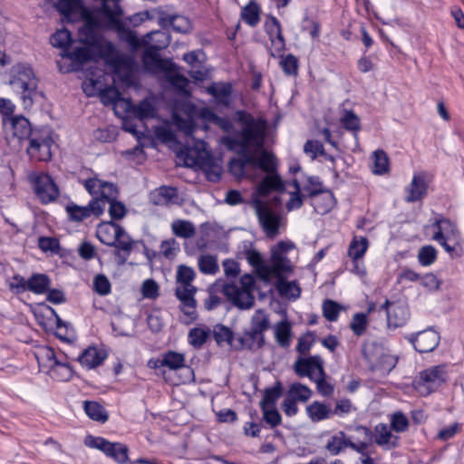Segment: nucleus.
I'll return each mask as SVG.
<instances>
[{
  "mask_svg": "<svg viewBox=\"0 0 464 464\" xmlns=\"http://www.w3.org/2000/svg\"><path fill=\"white\" fill-rule=\"evenodd\" d=\"M93 290L100 295H108L111 292V285L103 274H98L93 278Z\"/></svg>",
  "mask_w": 464,
  "mask_h": 464,
  "instance_id": "69168bd1",
  "label": "nucleus"
},
{
  "mask_svg": "<svg viewBox=\"0 0 464 464\" xmlns=\"http://www.w3.org/2000/svg\"><path fill=\"white\" fill-rule=\"evenodd\" d=\"M283 388L281 382H277L273 387L266 388L260 401V407H276L277 400L282 396Z\"/></svg>",
  "mask_w": 464,
  "mask_h": 464,
  "instance_id": "ea45409f",
  "label": "nucleus"
},
{
  "mask_svg": "<svg viewBox=\"0 0 464 464\" xmlns=\"http://www.w3.org/2000/svg\"><path fill=\"white\" fill-rule=\"evenodd\" d=\"M201 168L203 169L207 179L211 182H218L221 179V169L214 163L209 154L202 159Z\"/></svg>",
  "mask_w": 464,
  "mask_h": 464,
  "instance_id": "49530a36",
  "label": "nucleus"
},
{
  "mask_svg": "<svg viewBox=\"0 0 464 464\" xmlns=\"http://www.w3.org/2000/svg\"><path fill=\"white\" fill-rule=\"evenodd\" d=\"M287 396L295 401H300L305 402L312 396V391L304 384L295 382L290 386Z\"/></svg>",
  "mask_w": 464,
  "mask_h": 464,
  "instance_id": "603ef678",
  "label": "nucleus"
},
{
  "mask_svg": "<svg viewBox=\"0 0 464 464\" xmlns=\"http://www.w3.org/2000/svg\"><path fill=\"white\" fill-rule=\"evenodd\" d=\"M291 336V324L288 321H281L276 324L275 337L281 347L286 348L290 345Z\"/></svg>",
  "mask_w": 464,
  "mask_h": 464,
  "instance_id": "c9c22d12",
  "label": "nucleus"
},
{
  "mask_svg": "<svg viewBox=\"0 0 464 464\" xmlns=\"http://www.w3.org/2000/svg\"><path fill=\"white\" fill-rule=\"evenodd\" d=\"M218 126L227 135L221 142L237 156L228 161V170L237 179L254 178L257 169L266 175L259 182L256 192L261 197L272 191H283L285 185L277 172L278 162L274 153L265 149L267 122L266 118H204Z\"/></svg>",
  "mask_w": 464,
  "mask_h": 464,
  "instance_id": "f257e3e1",
  "label": "nucleus"
},
{
  "mask_svg": "<svg viewBox=\"0 0 464 464\" xmlns=\"http://www.w3.org/2000/svg\"><path fill=\"white\" fill-rule=\"evenodd\" d=\"M122 120V130L131 133L140 141L141 138L150 135V128L146 121L151 118H121Z\"/></svg>",
  "mask_w": 464,
  "mask_h": 464,
  "instance_id": "393cba45",
  "label": "nucleus"
},
{
  "mask_svg": "<svg viewBox=\"0 0 464 464\" xmlns=\"http://www.w3.org/2000/svg\"><path fill=\"white\" fill-rule=\"evenodd\" d=\"M2 125L7 133L18 140L28 139L29 140L36 131L32 128L28 118H2Z\"/></svg>",
  "mask_w": 464,
  "mask_h": 464,
  "instance_id": "6ab92c4d",
  "label": "nucleus"
},
{
  "mask_svg": "<svg viewBox=\"0 0 464 464\" xmlns=\"http://www.w3.org/2000/svg\"><path fill=\"white\" fill-rule=\"evenodd\" d=\"M212 334L218 346H222L224 343H227L234 349L236 338L233 331L229 327L221 324H217L213 327Z\"/></svg>",
  "mask_w": 464,
  "mask_h": 464,
  "instance_id": "2f4dec72",
  "label": "nucleus"
},
{
  "mask_svg": "<svg viewBox=\"0 0 464 464\" xmlns=\"http://www.w3.org/2000/svg\"><path fill=\"white\" fill-rule=\"evenodd\" d=\"M119 128L116 125H106L93 130V139L101 143L112 142L117 139Z\"/></svg>",
  "mask_w": 464,
  "mask_h": 464,
  "instance_id": "4c0bfd02",
  "label": "nucleus"
},
{
  "mask_svg": "<svg viewBox=\"0 0 464 464\" xmlns=\"http://www.w3.org/2000/svg\"><path fill=\"white\" fill-rule=\"evenodd\" d=\"M55 6L67 21H73L77 16L83 19V24L78 33L80 43L96 47L105 45V39L100 33L99 20L82 7L80 0H58Z\"/></svg>",
  "mask_w": 464,
  "mask_h": 464,
  "instance_id": "7ed1b4c3",
  "label": "nucleus"
},
{
  "mask_svg": "<svg viewBox=\"0 0 464 464\" xmlns=\"http://www.w3.org/2000/svg\"><path fill=\"white\" fill-rule=\"evenodd\" d=\"M84 443L87 447L102 451L107 457L111 458L119 464H126L129 461V448L121 442H111L102 437L88 435Z\"/></svg>",
  "mask_w": 464,
  "mask_h": 464,
  "instance_id": "1a4fd4ad",
  "label": "nucleus"
},
{
  "mask_svg": "<svg viewBox=\"0 0 464 464\" xmlns=\"http://www.w3.org/2000/svg\"><path fill=\"white\" fill-rule=\"evenodd\" d=\"M150 19H156L159 24L164 28L171 27L178 33H188L191 28L190 21L182 15L171 14L167 10L160 7L146 12Z\"/></svg>",
  "mask_w": 464,
  "mask_h": 464,
  "instance_id": "9b49d317",
  "label": "nucleus"
},
{
  "mask_svg": "<svg viewBox=\"0 0 464 464\" xmlns=\"http://www.w3.org/2000/svg\"><path fill=\"white\" fill-rule=\"evenodd\" d=\"M106 357L107 354L105 352L98 350L94 346H90L82 352L78 357V361L82 366L88 369H93L101 365Z\"/></svg>",
  "mask_w": 464,
  "mask_h": 464,
  "instance_id": "a878e982",
  "label": "nucleus"
},
{
  "mask_svg": "<svg viewBox=\"0 0 464 464\" xmlns=\"http://www.w3.org/2000/svg\"><path fill=\"white\" fill-rule=\"evenodd\" d=\"M171 125L175 126L186 136H191L196 130L195 118H170Z\"/></svg>",
  "mask_w": 464,
  "mask_h": 464,
  "instance_id": "052dcab7",
  "label": "nucleus"
},
{
  "mask_svg": "<svg viewBox=\"0 0 464 464\" xmlns=\"http://www.w3.org/2000/svg\"><path fill=\"white\" fill-rule=\"evenodd\" d=\"M391 429L396 432H404L409 429L408 418L401 411L394 412L391 417Z\"/></svg>",
  "mask_w": 464,
  "mask_h": 464,
  "instance_id": "338daca9",
  "label": "nucleus"
},
{
  "mask_svg": "<svg viewBox=\"0 0 464 464\" xmlns=\"http://www.w3.org/2000/svg\"><path fill=\"white\" fill-rule=\"evenodd\" d=\"M406 339L413 345L420 353L432 352L440 343V336L432 328H428L417 334H411Z\"/></svg>",
  "mask_w": 464,
  "mask_h": 464,
  "instance_id": "4468645a",
  "label": "nucleus"
},
{
  "mask_svg": "<svg viewBox=\"0 0 464 464\" xmlns=\"http://www.w3.org/2000/svg\"><path fill=\"white\" fill-rule=\"evenodd\" d=\"M152 136L160 142L169 146L179 143L176 134L171 129V122L169 121H164L163 125L151 126L148 137L151 138Z\"/></svg>",
  "mask_w": 464,
  "mask_h": 464,
  "instance_id": "bb28decb",
  "label": "nucleus"
},
{
  "mask_svg": "<svg viewBox=\"0 0 464 464\" xmlns=\"http://www.w3.org/2000/svg\"><path fill=\"white\" fill-rule=\"evenodd\" d=\"M50 43L53 46L63 49L64 55L73 61L83 63L90 60L93 53L101 55H109L113 53L114 46L105 40V45L102 47L92 46L87 44L82 43L83 46L75 47L69 50V45L72 43L71 33L67 29L57 30L50 38Z\"/></svg>",
  "mask_w": 464,
  "mask_h": 464,
  "instance_id": "20e7f679",
  "label": "nucleus"
},
{
  "mask_svg": "<svg viewBox=\"0 0 464 464\" xmlns=\"http://www.w3.org/2000/svg\"><path fill=\"white\" fill-rule=\"evenodd\" d=\"M374 441L379 446L388 445V449L396 448L398 446L399 437L393 436L389 430L387 424L379 423L374 428Z\"/></svg>",
  "mask_w": 464,
  "mask_h": 464,
  "instance_id": "c85d7f7f",
  "label": "nucleus"
},
{
  "mask_svg": "<svg viewBox=\"0 0 464 464\" xmlns=\"http://www.w3.org/2000/svg\"><path fill=\"white\" fill-rule=\"evenodd\" d=\"M148 47L160 50L167 47L170 43L169 36L161 31H153L146 35Z\"/></svg>",
  "mask_w": 464,
  "mask_h": 464,
  "instance_id": "a18cd8bd",
  "label": "nucleus"
},
{
  "mask_svg": "<svg viewBox=\"0 0 464 464\" xmlns=\"http://www.w3.org/2000/svg\"><path fill=\"white\" fill-rule=\"evenodd\" d=\"M198 265L199 271L205 275H215L218 271L217 257L211 255H201Z\"/></svg>",
  "mask_w": 464,
  "mask_h": 464,
  "instance_id": "5fc2aeb1",
  "label": "nucleus"
},
{
  "mask_svg": "<svg viewBox=\"0 0 464 464\" xmlns=\"http://www.w3.org/2000/svg\"><path fill=\"white\" fill-rule=\"evenodd\" d=\"M209 330L193 328L188 333L189 343L195 348H200L208 339Z\"/></svg>",
  "mask_w": 464,
  "mask_h": 464,
  "instance_id": "680f3d73",
  "label": "nucleus"
},
{
  "mask_svg": "<svg viewBox=\"0 0 464 464\" xmlns=\"http://www.w3.org/2000/svg\"><path fill=\"white\" fill-rule=\"evenodd\" d=\"M171 229L175 236L182 238H189L196 233L194 225L190 221L182 219L173 221Z\"/></svg>",
  "mask_w": 464,
  "mask_h": 464,
  "instance_id": "37998d69",
  "label": "nucleus"
},
{
  "mask_svg": "<svg viewBox=\"0 0 464 464\" xmlns=\"http://www.w3.org/2000/svg\"><path fill=\"white\" fill-rule=\"evenodd\" d=\"M51 279L45 274H33L27 279V288L28 291L35 294V295H43L45 294L49 287L51 286Z\"/></svg>",
  "mask_w": 464,
  "mask_h": 464,
  "instance_id": "c756f323",
  "label": "nucleus"
},
{
  "mask_svg": "<svg viewBox=\"0 0 464 464\" xmlns=\"http://www.w3.org/2000/svg\"><path fill=\"white\" fill-rule=\"evenodd\" d=\"M65 210L71 221L81 222L92 215L95 217L101 216L103 213V205L101 199H92L84 207L71 202L65 207Z\"/></svg>",
  "mask_w": 464,
  "mask_h": 464,
  "instance_id": "2eb2a0df",
  "label": "nucleus"
},
{
  "mask_svg": "<svg viewBox=\"0 0 464 464\" xmlns=\"http://www.w3.org/2000/svg\"><path fill=\"white\" fill-rule=\"evenodd\" d=\"M348 443L349 439L346 438L345 433L339 431L328 440L325 449L332 456H336L348 448Z\"/></svg>",
  "mask_w": 464,
  "mask_h": 464,
  "instance_id": "f704fd0d",
  "label": "nucleus"
},
{
  "mask_svg": "<svg viewBox=\"0 0 464 464\" xmlns=\"http://www.w3.org/2000/svg\"><path fill=\"white\" fill-rule=\"evenodd\" d=\"M162 363L169 370H179L185 366V357L182 353L169 351L163 354Z\"/></svg>",
  "mask_w": 464,
  "mask_h": 464,
  "instance_id": "864d4df0",
  "label": "nucleus"
},
{
  "mask_svg": "<svg viewBox=\"0 0 464 464\" xmlns=\"http://www.w3.org/2000/svg\"><path fill=\"white\" fill-rule=\"evenodd\" d=\"M307 182L308 183L304 185L302 189L304 196H307L308 198H314L325 192L318 177H309Z\"/></svg>",
  "mask_w": 464,
  "mask_h": 464,
  "instance_id": "bf43d9fd",
  "label": "nucleus"
},
{
  "mask_svg": "<svg viewBox=\"0 0 464 464\" xmlns=\"http://www.w3.org/2000/svg\"><path fill=\"white\" fill-rule=\"evenodd\" d=\"M259 224L267 237L274 238L279 233L280 217L265 201L255 198L252 201Z\"/></svg>",
  "mask_w": 464,
  "mask_h": 464,
  "instance_id": "9d476101",
  "label": "nucleus"
},
{
  "mask_svg": "<svg viewBox=\"0 0 464 464\" xmlns=\"http://www.w3.org/2000/svg\"><path fill=\"white\" fill-rule=\"evenodd\" d=\"M269 326L268 317L261 310H258L251 319L249 330L259 335H265L264 334L269 329Z\"/></svg>",
  "mask_w": 464,
  "mask_h": 464,
  "instance_id": "de8ad7c7",
  "label": "nucleus"
},
{
  "mask_svg": "<svg viewBox=\"0 0 464 464\" xmlns=\"http://www.w3.org/2000/svg\"><path fill=\"white\" fill-rule=\"evenodd\" d=\"M85 189L93 197L92 199H101L103 210L106 204L118 198V188L115 184L102 180L97 178H90L83 183Z\"/></svg>",
  "mask_w": 464,
  "mask_h": 464,
  "instance_id": "f8f14e48",
  "label": "nucleus"
},
{
  "mask_svg": "<svg viewBox=\"0 0 464 464\" xmlns=\"http://www.w3.org/2000/svg\"><path fill=\"white\" fill-rule=\"evenodd\" d=\"M276 289L283 296L296 299L301 295V288L295 281H286L284 276H279L276 282Z\"/></svg>",
  "mask_w": 464,
  "mask_h": 464,
  "instance_id": "e433bc0d",
  "label": "nucleus"
},
{
  "mask_svg": "<svg viewBox=\"0 0 464 464\" xmlns=\"http://www.w3.org/2000/svg\"><path fill=\"white\" fill-rule=\"evenodd\" d=\"M438 251L431 246H423L419 249L418 261L422 266H431L437 259Z\"/></svg>",
  "mask_w": 464,
  "mask_h": 464,
  "instance_id": "4d7b16f0",
  "label": "nucleus"
},
{
  "mask_svg": "<svg viewBox=\"0 0 464 464\" xmlns=\"http://www.w3.org/2000/svg\"><path fill=\"white\" fill-rule=\"evenodd\" d=\"M373 169L372 172L377 175H383L389 171V158L382 150H377L372 154Z\"/></svg>",
  "mask_w": 464,
  "mask_h": 464,
  "instance_id": "3c124183",
  "label": "nucleus"
},
{
  "mask_svg": "<svg viewBox=\"0 0 464 464\" xmlns=\"http://www.w3.org/2000/svg\"><path fill=\"white\" fill-rule=\"evenodd\" d=\"M178 189L170 186H161L150 193V201L155 206L178 204Z\"/></svg>",
  "mask_w": 464,
  "mask_h": 464,
  "instance_id": "4be33fe9",
  "label": "nucleus"
},
{
  "mask_svg": "<svg viewBox=\"0 0 464 464\" xmlns=\"http://www.w3.org/2000/svg\"><path fill=\"white\" fill-rule=\"evenodd\" d=\"M356 430L362 431L363 433L365 440L359 443H354L349 439L348 448L362 454L363 457H366L368 456L367 449L369 442L372 440V432L369 428L362 425L357 426Z\"/></svg>",
  "mask_w": 464,
  "mask_h": 464,
  "instance_id": "a19ab883",
  "label": "nucleus"
},
{
  "mask_svg": "<svg viewBox=\"0 0 464 464\" xmlns=\"http://www.w3.org/2000/svg\"><path fill=\"white\" fill-rule=\"evenodd\" d=\"M198 288L194 285H177L175 288V296L180 302V309L185 315L195 318L197 301L195 295Z\"/></svg>",
  "mask_w": 464,
  "mask_h": 464,
  "instance_id": "a211bd4d",
  "label": "nucleus"
},
{
  "mask_svg": "<svg viewBox=\"0 0 464 464\" xmlns=\"http://www.w3.org/2000/svg\"><path fill=\"white\" fill-rule=\"evenodd\" d=\"M367 316L363 313H356L352 319L350 327L357 336L362 335L367 328Z\"/></svg>",
  "mask_w": 464,
  "mask_h": 464,
  "instance_id": "774afa93",
  "label": "nucleus"
},
{
  "mask_svg": "<svg viewBox=\"0 0 464 464\" xmlns=\"http://www.w3.org/2000/svg\"><path fill=\"white\" fill-rule=\"evenodd\" d=\"M306 413L313 422H319L333 416L330 405L318 401H313L306 407Z\"/></svg>",
  "mask_w": 464,
  "mask_h": 464,
  "instance_id": "cd10ccee",
  "label": "nucleus"
},
{
  "mask_svg": "<svg viewBox=\"0 0 464 464\" xmlns=\"http://www.w3.org/2000/svg\"><path fill=\"white\" fill-rule=\"evenodd\" d=\"M46 359L49 362L50 369L55 372L57 369H63L65 371L64 379H71L73 375L72 367L69 362L60 361L54 353L53 349H48L45 353Z\"/></svg>",
  "mask_w": 464,
  "mask_h": 464,
  "instance_id": "58836bf2",
  "label": "nucleus"
},
{
  "mask_svg": "<svg viewBox=\"0 0 464 464\" xmlns=\"http://www.w3.org/2000/svg\"><path fill=\"white\" fill-rule=\"evenodd\" d=\"M368 246L369 242L366 237H362L358 239L354 237L350 244L348 256L352 259H362L367 251Z\"/></svg>",
  "mask_w": 464,
  "mask_h": 464,
  "instance_id": "09e8293b",
  "label": "nucleus"
},
{
  "mask_svg": "<svg viewBox=\"0 0 464 464\" xmlns=\"http://www.w3.org/2000/svg\"><path fill=\"white\" fill-rule=\"evenodd\" d=\"M221 292L233 305L239 309H249L255 303V297L252 292L240 289L239 286L234 283L224 284Z\"/></svg>",
  "mask_w": 464,
  "mask_h": 464,
  "instance_id": "dca6fc26",
  "label": "nucleus"
},
{
  "mask_svg": "<svg viewBox=\"0 0 464 464\" xmlns=\"http://www.w3.org/2000/svg\"><path fill=\"white\" fill-rule=\"evenodd\" d=\"M312 205L314 206V210L318 214H325L329 212L334 205V197L331 193H324L317 197L312 198Z\"/></svg>",
  "mask_w": 464,
  "mask_h": 464,
  "instance_id": "8fccbe9b",
  "label": "nucleus"
},
{
  "mask_svg": "<svg viewBox=\"0 0 464 464\" xmlns=\"http://www.w3.org/2000/svg\"><path fill=\"white\" fill-rule=\"evenodd\" d=\"M323 314L329 322H335L339 317L342 306L335 301L326 299L323 303Z\"/></svg>",
  "mask_w": 464,
  "mask_h": 464,
  "instance_id": "0e129e2a",
  "label": "nucleus"
},
{
  "mask_svg": "<svg viewBox=\"0 0 464 464\" xmlns=\"http://www.w3.org/2000/svg\"><path fill=\"white\" fill-rule=\"evenodd\" d=\"M142 62L144 67L150 72L170 71L173 66L171 62L160 58L159 50L150 47H147L144 51Z\"/></svg>",
  "mask_w": 464,
  "mask_h": 464,
  "instance_id": "b1692460",
  "label": "nucleus"
},
{
  "mask_svg": "<svg viewBox=\"0 0 464 464\" xmlns=\"http://www.w3.org/2000/svg\"><path fill=\"white\" fill-rule=\"evenodd\" d=\"M218 103L228 106L231 102V85L226 83H214L208 89Z\"/></svg>",
  "mask_w": 464,
  "mask_h": 464,
  "instance_id": "72a5a7b5",
  "label": "nucleus"
},
{
  "mask_svg": "<svg viewBox=\"0 0 464 464\" xmlns=\"http://www.w3.org/2000/svg\"><path fill=\"white\" fill-rule=\"evenodd\" d=\"M96 235L102 244L111 246L115 243L116 237L125 236V229L118 223L111 220L99 224Z\"/></svg>",
  "mask_w": 464,
  "mask_h": 464,
  "instance_id": "412c9836",
  "label": "nucleus"
},
{
  "mask_svg": "<svg viewBox=\"0 0 464 464\" xmlns=\"http://www.w3.org/2000/svg\"><path fill=\"white\" fill-rule=\"evenodd\" d=\"M263 413V420L269 425L270 428H276L282 422L280 412L276 407H260Z\"/></svg>",
  "mask_w": 464,
  "mask_h": 464,
  "instance_id": "e2e57ef3",
  "label": "nucleus"
},
{
  "mask_svg": "<svg viewBox=\"0 0 464 464\" xmlns=\"http://www.w3.org/2000/svg\"><path fill=\"white\" fill-rule=\"evenodd\" d=\"M432 227L437 229L432 236V239L437 241L448 254L453 256L456 253V246L460 238L457 225L447 218L440 217L435 219Z\"/></svg>",
  "mask_w": 464,
  "mask_h": 464,
  "instance_id": "0eeeda50",
  "label": "nucleus"
},
{
  "mask_svg": "<svg viewBox=\"0 0 464 464\" xmlns=\"http://www.w3.org/2000/svg\"><path fill=\"white\" fill-rule=\"evenodd\" d=\"M196 273L194 269L186 265H180L178 266L176 274V285H193L195 280Z\"/></svg>",
  "mask_w": 464,
  "mask_h": 464,
  "instance_id": "13d9d810",
  "label": "nucleus"
},
{
  "mask_svg": "<svg viewBox=\"0 0 464 464\" xmlns=\"http://www.w3.org/2000/svg\"><path fill=\"white\" fill-rule=\"evenodd\" d=\"M324 362L319 355H314L307 358L299 357L294 363V370L299 377H308L314 380L317 374L324 375Z\"/></svg>",
  "mask_w": 464,
  "mask_h": 464,
  "instance_id": "f3484780",
  "label": "nucleus"
},
{
  "mask_svg": "<svg viewBox=\"0 0 464 464\" xmlns=\"http://www.w3.org/2000/svg\"><path fill=\"white\" fill-rule=\"evenodd\" d=\"M111 246L116 248L114 255L118 258L119 264L123 265L132 250L133 243L125 233V236L116 237L115 243Z\"/></svg>",
  "mask_w": 464,
  "mask_h": 464,
  "instance_id": "7c9ffc66",
  "label": "nucleus"
},
{
  "mask_svg": "<svg viewBox=\"0 0 464 464\" xmlns=\"http://www.w3.org/2000/svg\"><path fill=\"white\" fill-rule=\"evenodd\" d=\"M405 201L408 203L422 200L428 192V185L426 182L425 173L420 172L414 174L411 182L405 188Z\"/></svg>",
  "mask_w": 464,
  "mask_h": 464,
  "instance_id": "aec40b11",
  "label": "nucleus"
},
{
  "mask_svg": "<svg viewBox=\"0 0 464 464\" xmlns=\"http://www.w3.org/2000/svg\"><path fill=\"white\" fill-rule=\"evenodd\" d=\"M406 319L407 311L402 305H393L392 312H388L387 322L389 326L399 327L405 323Z\"/></svg>",
  "mask_w": 464,
  "mask_h": 464,
  "instance_id": "6e6d98bb",
  "label": "nucleus"
},
{
  "mask_svg": "<svg viewBox=\"0 0 464 464\" xmlns=\"http://www.w3.org/2000/svg\"><path fill=\"white\" fill-rule=\"evenodd\" d=\"M9 83L13 90L21 94L25 108L33 103V95L37 88V80L32 68L27 64L12 67Z\"/></svg>",
  "mask_w": 464,
  "mask_h": 464,
  "instance_id": "39448f33",
  "label": "nucleus"
},
{
  "mask_svg": "<svg viewBox=\"0 0 464 464\" xmlns=\"http://www.w3.org/2000/svg\"><path fill=\"white\" fill-rule=\"evenodd\" d=\"M265 345V335H259L249 329H245L242 335L236 338L234 350L256 351Z\"/></svg>",
  "mask_w": 464,
  "mask_h": 464,
  "instance_id": "5701e85b",
  "label": "nucleus"
},
{
  "mask_svg": "<svg viewBox=\"0 0 464 464\" xmlns=\"http://www.w3.org/2000/svg\"><path fill=\"white\" fill-rule=\"evenodd\" d=\"M271 259L273 261L274 275L278 278L283 276L282 272H290L293 267L288 257L278 252H271Z\"/></svg>",
  "mask_w": 464,
  "mask_h": 464,
  "instance_id": "79ce46f5",
  "label": "nucleus"
},
{
  "mask_svg": "<svg viewBox=\"0 0 464 464\" xmlns=\"http://www.w3.org/2000/svg\"><path fill=\"white\" fill-rule=\"evenodd\" d=\"M261 9L255 2H250L241 11L242 19L250 26H256L260 21Z\"/></svg>",
  "mask_w": 464,
  "mask_h": 464,
  "instance_id": "c03bdc74",
  "label": "nucleus"
},
{
  "mask_svg": "<svg viewBox=\"0 0 464 464\" xmlns=\"http://www.w3.org/2000/svg\"><path fill=\"white\" fill-rule=\"evenodd\" d=\"M53 145V130L50 128L43 127L33 133L26 152L32 160L47 162L52 159Z\"/></svg>",
  "mask_w": 464,
  "mask_h": 464,
  "instance_id": "423d86ee",
  "label": "nucleus"
},
{
  "mask_svg": "<svg viewBox=\"0 0 464 464\" xmlns=\"http://www.w3.org/2000/svg\"><path fill=\"white\" fill-rule=\"evenodd\" d=\"M83 410L86 415L92 420L104 423L109 419L108 411L97 401H84Z\"/></svg>",
  "mask_w": 464,
  "mask_h": 464,
  "instance_id": "473e14b6",
  "label": "nucleus"
},
{
  "mask_svg": "<svg viewBox=\"0 0 464 464\" xmlns=\"http://www.w3.org/2000/svg\"><path fill=\"white\" fill-rule=\"evenodd\" d=\"M104 73L96 79L90 78L83 82V91L88 96L99 94L101 102L105 106L111 107L115 116H122L126 112H133L134 116H154V105L151 99L146 98L138 105H133L130 100L121 98L119 91L107 87L102 81Z\"/></svg>",
  "mask_w": 464,
  "mask_h": 464,
  "instance_id": "f03ea898",
  "label": "nucleus"
},
{
  "mask_svg": "<svg viewBox=\"0 0 464 464\" xmlns=\"http://www.w3.org/2000/svg\"><path fill=\"white\" fill-rule=\"evenodd\" d=\"M447 379L446 365L440 364L421 371L414 379L413 385L421 395L427 396L446 382Z\"/></svg>",
  "mask_w": 464,
  "mask_h": 464,
  "instance_id": "6e6552de",
  "label": "nucleus"
},
{
  "mask_svg": "<svg viewBox=\"0 0 464 464\" xmlns=\"http://www.w3.org/2000/svg\"><path fill=\"white\" fill-rule=\"evenodd\" d=\"M34 193L43 204L56 200L60 191L52 177L47 173H41L33 179Z\"/></svg>",
  "mask_w": 464,
  "mask_h": 464,
  "instance_id": "ddd939ff",
  "label": "nucleus"
}]
</instances>
